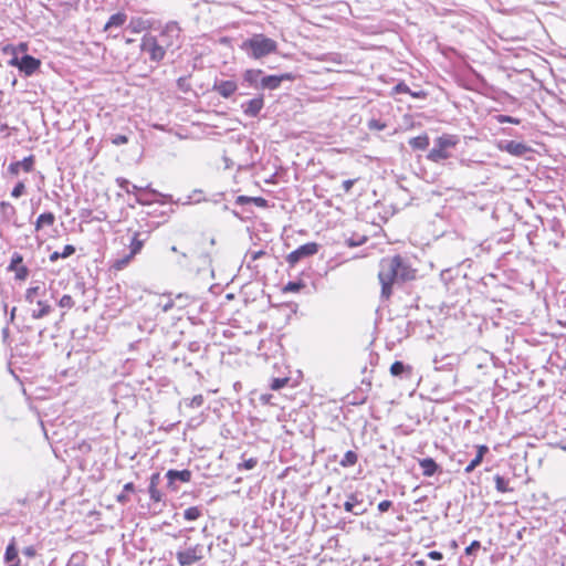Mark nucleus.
I'll list each match as a JSON object with an SVG mask.
<instances>
[{"label": "nucleus", "instance_id": "nucleus-2", "mask_svg": "<svg viewBox=\"0 0 566 566\" xmlns=\"http://www.w3.org/2000/svg\"><path fill=\"white\" fill-rule=\"evenodd\" d=\"M241 49L254 60H260L277 52V42L262 33L252 35L242 42Z\"/></svg>", "mask_w": 566, "mask_h": 566}, {"label": "nucleus", "instance_id": "nucleus-6", "mask_svg": "<svg viewBox=\"0 0 566 566\" xmlns=\"http://www.w3.org/2000/svg\"><path fill=\"white\" fill-rule=\"evenodd\" d=\"M55 216L53 212L41 213L35 222V232L39 239L51 237L54 232Z\"/></svg>", "mask_w": 566, "mask_h": 566}, {"label": "nucleus", "instance_id": "nucleus-59", "mask_svg": "<svg viewBox=\"0 0 566 566\" xmlns=\"http://www.w3.org/2000/svg\"><path fill=\"white\" fill-rule=\"evenodd\" d=\"M23 553L29 557H33L35 555V551L33 547H27Z\"/></svg>", "mask_w": 566, "mask_h": 566}, {"label": "nucleus", "instance_id": "nucleus-57", "mask_svg": "<svg viewBox=\"0 0 566 566\" xmlns=\"http://www.w3.org/2000/svg\"><path fill=\"white\" fill-rule=\"evenodd\" d=\"M135 485L133 482H128L124 485V492H134Z\"/></svg>", "mask_w": 566, "mask_h": 566}, {"label": "nucleus", "instance_id": "nucleus-27", "mask_svg": "<svg viewBox=\"0 0 566 566\" xmlns=\"http://www.w3.org/2000/svg\"><path fill=\"white\" fill-rule=\"evenodd\" d=\"M412 371L411 366H406L402 361H395L390 366V374L395 377L402 375L403 373L410 374Z\"/></svg>", "mask_w": 566, "mask_h": 566}, {"label": "nucleus", "instance_id": "nucleus-52", "mask_svg": "<svg viewBox=\"0 0 566 566\" xmlns=\"http://www.w3.org/2000/svg\"><path fill=\"white\" fill-rule=\"evenodd\" d=\"M409 95L413 98H426L428 96V93L426 91H411Z\"/></svg>", "mask_w": 566, "mask_h": 566}, {"label": "nucleus", "instance_id": "nucleus-44", "mask_svg": "<svg viewBox=\"0 0 566 566\" xmlns=\"http://www.w3.org/2000/svg\"><path fill=\"white\" fill-rule=\"evenodd\" d=\"M22 170L21 168V165L19 161H14V163H11L9 166H8V172L15 177L20 174V171Z\"/></svg>", "mask_w": 566, "mask_h": 566}, {"label": "nucleus", "instance_id": "nucleus-63", "mask_svg": "<svg viewBox=\"0 0 566 566\" xmlns=\"http://www.w3.org/2000/svg\"><path fill=\"white\" fill-rule=\"evenodd\" d=\"M132 42H133V40H132V39H127V40H126V43H132Z\"/></svg>", "mask_w": 566, "mask_h": 566}, {"label": "nucleus", "instance_id": "nucleus-21", "mask_svg": "<svg viewBox=\"0 0 566 566\" xmlns=\"http://www.w3.org/2000/svg\"><path fill=\"white\" fill-rule=\"evenodd\" d=\"M235 203L239 206L254 203L259 208H268V200L264 199L263 197L238 196L235 199Z\"/></svg>", "mask_w": 566, "mask_h": 566}, {"label": "nucleus", "instance_id": "nucleus-61", "mask_svg": "<svg viewBox=\"0 0 566 566\" xmlns=\"http://www.w3.org/2000/svg\"><path fill=\"white\" fill-rule=\"evenodd\" d=\"M301 248H303V249H306V248H316V244H315V243H307V244L302 245Z\"/></svg>", "mask_w": 566, "mask_h": 566}, {"label": "nucleus", "instance_id": "nucleus-48", "mask_svg": "<svg viewBox=\"0 0 566 566\" xmlns=\"http://www.w3.org/2000/svg\"><path fill=\"white\" fill-rule=\"evenodd\" d=\"M392 506V502L389 500H384L378 503V510L384 513L387 512Z\"/></svg>", "mask_w": 566, "mask_h": 566}, {"label": "nucleus", "instance_id": "nucleus-56", "mask_svg": "<svg viewBox=\"0 0 566 566\" xmlns=\"http://www.w3.org/2000/svg\"><path fill=\"white\" fill-rule=\"evenodd\" d=\"M369 127L370 128H376V129H384L385 128V124H379L377 120H373L369 123Z\"/></svg>", "mask_w": 566, "mask_h": 566}, {"label": "nucleus", "instance_id": "nucleus-22", "mask_svg": "<svg viewBox=\"0 0 566 566\" xmlns=\"http://www.w3.org/2000/svg\"><path fill=\"white\" fill-rule=\"evenodd\" d=\"M137 251L138 250H132L129 254L125 255L122 259L114 261L113 264L111 265V270L114 271L115 273H117V272L122 271L123 269H125L128 265V263L134 259Z\"/></svg>", "mask_w": 566, "mask_h": 566}, {"label": "nucleus", "instance_id": "nucleus-34", "mask_svg": "<svg viewBox=\"0 0 566 566\" xmlns=\"http://www.w3.org/2000/svg\"><path fill=\"white\" fill-rule=\"evenodd\" d=\"M304 283L302 281L298 282H289L285 286H283V293H297L304 287Z\"/></svg>", "mask_w": 566, "mask_h": 566}, {"label": "nucleus", "instance_id": "nucleus-15", "mask_svg": "<svg viewBox=\"0 0 566 566\" xmlns=\"http://www.w3.org/2000/svg\"><path fill=\"white\" fill-rule=\"evenodd\" d=\"M166 476L168 479V486H171L176 480H179L184 483H188L191 481L192 473L190 470H168L166 473Z\"/></svg>", "mask_w": 566, "mask_h": 566}, {"label": "nucleus", "instance_id": "nucleus-30", "mask_svg": "<svg viewBox=\"0 0 566 566\" xmlns=\"http://www.w3.org/2000/svg\"><path fill=\"white\" fill-rule=\"evenodd\" d=\"M316 251L317 250H294L289 254L287 261L291 265H294L300 260L301 256L311 255Z\"/></svg>", "mask_w": 566, "mask_h": 566}, {"label": "nucleus", "instance_id": "nucleus-62", "mask_svg": "<svg viewBox=\"0 0 566 566\" xmlns=\"http://www.w3.org/2000/svg\"><path fill=\"white\" fill-rule=\"evenodd\" d=\"M416 564L419 565V566H424L426 565L424 560H417Z\"/></svg>", "mask_w": 566, "mask_h": 566}, {"label": "nucleus", "instance_id": "nucleus-4", "mask_svg": "<svg viewBox=\"0 0 566 566\" xmlns=\"http://www.w3.org/2000/svg\"><path fill=\"white\" fill-rule=\"evenodd\" d=\"M458 144V138L452 135H443L436 139L434 147L429 151L428 159L434 163L450 157L449 149Z\"/></svg>", "mask_w": 566, "mask_h": 566}, {"label": "nucleus", "instance_id": "nucleus-45", "mask_svg": "<svg viewBox=\"0 0 566 566\" xmlns=\"http://www.w3.org/2000/svg\"><path fill=\"white\" fill-rule=\"evenodd\" d=\"M75 250H63L62 253H59L57 251H54L51 255H50V260L51 261H56L59 258H67L70 256Z\"/></svg>", "mask_w": 566, "mask_h": 566}, {"label": "nucleus", "instance_id": "nucleus-9", "mask_svg": "<svg viewBox=\"0 0 566 566\" xmlns=\"http://www.w3.org/2000/svg\"><path fill=\"white\" fill-rule=\"evenodd\" d=\"M295 75L292 73H283L280 75H268L261 80V87L268 90H276L284 81H294Z\"/></svg>", "mask_w": 566, "mask_h": 566}, {"label": "nucleus", "instance_id": "nucleus-42", "mask_svg": "<svg viewBox=\"0 0 566 566\" xmlns=\"http://www.w3.org/2000/svg\"><path fill=\"white\" fill-rule=\"evenodd\" d=\"M483 459L478 457V454L474 457V459L471 460V462L465 467L464 472L471 473L476 467H479L482 463Z\"/></svg>", "mask_w": 566, "mask_h": 566}, {"label": "nucleus", "instance_id": "nucleus-10", "mask_svg": "<svg viewBox=\"0 0 566 566\" xmlns=\"http://www.w3.org/2000/svg\"><path fill=\"white\" fill-rule=\"evenodd\" d=\"M202 558L198 546L190 547L177 553V560L180 566H190Z\"/></svg>", "mask_w": 566, "mask_h": 566}, {"label": "nucleus", "instance_id": "nucleus-35", "mask_svg": "<svg viewBox=\"0 0 566 566\" xmlns=\"http://www.w3.org/2000/svg\"><path fill=\"white\" fill-rule=\"evenodd\" d=\"M291 378L290 377H282V378H273L270 384V388L272 390H280L281 388H284L289 385Z\"/></svg>", "mask_w": 566, "mask_h": 566}, {"label": "nucleus", "instance_id": "nucleus-20", "mask_svg": "<svg viewBox=\"0 0 566 566\" xmlns=\"http://www.w3.org/2000/svg\"><path fill=\"white\" fill-rule=\"evenodd\" d=\"M419 465L422 469V474L428 478L436 474L439 469V465L432 458L420 459Z\"/></svg>", "mask_w": 566, "mask_h": 566}, {"label": "nucleus", "instance_id": "nucleus-3", "mask_svg": "<svg viewBox=\"0 0 566 566\" xmlns=\"http://www.w3.org/2000/svg\"><path fill=\"white\" fill-rule=\"evenodd\" d=\"M45 294V289L43 285L31 286L25 291V301L29 304H35L36 308L32 310L33 318H42L50 314L51 305L48 301L41 300L40 296Z\"/></svg>", "mask_w": 566, "mask_h": 566}, {"label": "nucleus", "instance_id": "nucleus-23", "mask_svg": "<svg viewBox=\"0 0 566 566\" xmlns=\"http://www.w3.org/2000/svg\"><path fill=\"white\" fill-rule=\"evenodd\" d=\"M429 136L427 134H422L409 139V145L417 150H424L429 146Z\"/></svg>", "mask_w": 566, "mask_h": 566}, {"label": "nucleus", "instance_id": "nucleus-12", "mask_svg": "<svg viewBox=\"0 0 566 566\" xmlns=\"http://www.w3.org/2000/svg\"><path fill=\"white\" fill-rule=\"evenodd\" d=\"M212 90L223 98H229L237 92L238 85L237 82L231 80L220 81L213 84Z\"/></svg>", "mask_w": 566, "mask_h": 566}, {"label": "nucleus", "instance_id": "nucleus-1", "mask_svg": "<svg viewBox=\"0 0 566 566\" xmlns=\"http://www.w3.org/2000/svg\"><path fill=\"white\" fill-rule=\"evenodd\" d=\"M417 273L416 259L400 254L381 259L378 272L381 297L388 301L392 295L395 282L413 281L417 279Z\"/></svg>", "mask_w": 566, "mask_h": 566}, {"label": "nucleus", "instance_id": "nucleus-37", "mask_svg": "<svg viewBox=\"0 0 566 566\" xmlns=\"http://www.w3.org/2000/svg\"><path fill=\"white\" fill-rule=\"evenodd\" d=\"M34 156L30 155L25 157L23 160L19 161L21 165V168L24 172H31L34 167Z\"/></svg>", "mask_w": 566, "mask_h": 566}, {"label": "nucleus", "instance_id": "nucleus-54", "mask_svg": "<svg viewBox=\"0 0 566 566\" xmlns=\"http://www.w3.org/2000/svg\"><path fill=\"white\" fill-rule=\"evenodd\" d=\"M14 48L17 49L18 53H25L29 50V44L28 42H21L18 45H14Z\"/></svg>", "mask_w": 566, "mask_h": 566}, {"label": "nucleus", "instance_id": "nucleus-51", "mask_svg": "<svg viewBox=\"0 0 566 566\" xmlns=\"http://www.w3.org/2000/svg\"><path fill=\"white\" fill-rule=\"evenodd\" d=\"M489 452V448L488 446L485 444H481V446H478V451H476V454L478 457H480L481 459L484 458V455Z\"/></svg>", "mask_w": 566, "mask_h": 566}, {"label": "nucleus", "instance_id": "nucleus-25", "mask_svg": "<svg viewBox=\"0 0 566 566\" xmlns=\"http://www.w3.org/2000/svg\"><path fill=\"white\" fill-rule=\"evenodd\" d=\"M1 52L4 55H10L11 56V60L8 62V64L10 66L14 67V65L18 64V61L20 60L19 59V53H18V51L14 48L13 44H6V45H3L2 49H1Z\"/></svg>", "mask_w": 566, "mask_h": 566}, {"label": "nucleus", "instance_id": "nucleus-28", "mask_svg": "<svg viewBox=\"0 0 566 566\" xmlns=\"http://www.w3.org/2000/svg\"><path fill=\"white\" fill-rule=\"evenodd\" d=\"M494 482H495V489L500 493H507V492L514 491L513 488H510L509 480H506L502 475L496 474L494 476Z\"/></svg>", "mask_w": 566, "mask_h": 566}, {"label": "nucleus", "instance_id": "nucleus-60", "mask_svg": "<svg viewBox=\"0 0 566 566\" xmlns=\"http://www.w3.org/2000/svg\"><path fill=\"white\" fill-rule=\"evenodd\" d=\"M76 289L80 291V293L83 295L85 293V285L84 283H78L76 285Z\"/></svg>", "mask_w": 566, "mask_h": 566}, {"label": "nucleus", "instance_id": "nucleus-19", "mask_svg": "<svg viewBox=\"0 0 566 566\" xmlns=\"http://www.w3.org/2000/svg\"><path fill=\"white\" fill-rule=\"evenodd\" d=\"M126 21H127V14L124 12H117L109 17V19L105 23L103 30L108 31L112 28H120L125 24Z\"/></svg>", "mask_w": 566, "mask_h": 566}, {"label": "nucleus", "instance_id": "nucleus-43", "mask_svg": "<svg viewBox=\"0 0 566 566\" xmlns=\"http://www.w3.org/2000/svg\"><path fill=\"white\" fill-rule=\"evenodd\" d=\"M203 396L202 395H196L193 396L190 401L188 402V407L190 408H199L203 405Z\"/></svg>", "mask_w": 566, "mask_h": 566}, {"label": "nucleus", "instance_id": "nucleus-39", "mask_svg": "<svg viewBox=\"0 0 566 566\" xmlns=\"http://www.w3.org/2000/svg\"><path fill=\"white\" fill-rule=\"evenodd\" d=\"M409 94L411 93V90L405 82H399L397 85H395L391 90V94Z\"/></svg>", "mask_w": 566, "mask_h": 566}, {"label": "nucleus", "instance_id": "nucleus-33", "mask_svg": "<svg viewBox=\"0 0 566 566\" xmlns=\"http://www.w3.org/2000/svg\"><path fill=\"white\" fill-rule=\"evenodd\" d=\"M201 516V510L198 506H190L185 510L184 517L187 521H196Z\"/></svg>", "mask_w": 566, "mask_h": 566}, {"label": "nucleus", "instance_id": "nucleus-55", "mask_svg": "<svg viewBox=\"0 0 566 566\" xmlns=\"http://www.w3.org/2000/svg\"><path fill=\"white\" fill-rule=\"evenodd\" d=\"M116 501L120 504H125L129 501V497L127 496L126 492H122L116 496Z\"/></svg>", "mask_w": 566, "mask_h": 566}, {"label": "nucleus", "instance_id": "nucleus-41", "mask_svg": "<svg viewBox=\"0 0 566 566\" xmlns=\"http://www.w3.org/2000/svg\"><path fill=\"white\" fill-rule=\"evenodd\" d=\"M25 192V185L23 181H19L11 191L13 198H20Z\"/></svg>", "mask_w": 566, "mask_h": 566}, {"label": "nucleus", "instance_id": "nucleus-11", "mask_svg": "<svg viewBox=\"0 0 566 566\" xmlns=\"http://www.w3.org/2000/svg\"><path fill=\"white\" fill-rule=\"evenodd\" d=\"M8 269H9V271L14 272V277L19 281L27 280V277L29 275V270L25 266V264L23 263L22 256L18 253H15L12 256Z\"/></svg>", "mask_w": 566, "mask_h": 566}, {"label": "nucleus", "instance_id": "nucleus-18", "mask_svg": "<svg viewBox=\"0 0 566 566\" xmlns=\"http://www.w3.org/2000/svg\"><path fill=\"white\" fill-rule=\"evenodd\" d=\"M264 101L262 96L250 99L244 108V114L251 117L256 116L263 108Z\"/></svg>", "mask_w": 566, "mask_h": 566}, {"label": "nucleus", "instance_id": "nucleus-40", "mask_svg": "<svg viewBox=\"0 0 566 566\" xmlns=\"http://www.w3.org/2000/svg\"><path fill=\"white\" fill-rule=\"evenodd\" d=\"M496 120L500 124L510 123V124L518 125L521 123L520 118L512 117L509 115H497Z\"/></svg>", "mask_w": 566, "mask_h": 566}, {"label": "nucleus", "instance_id": "nucleus-50", "mask_svg": "<svg viewBox=\"0 0 566 566\" xmlns=\"http://www.w3.org/2000/svg\"><path fill=\"white\" fill-rule=\"evenodd\" d=\"M355 182H356V179H348V180H345V181L343 182V185H342V187H343L344 191H345L346 193H348V192L352 190V188H353V186H354V184H355Z\"/></svg>", "mask_w": 566, "mask_h": 566}, {"label": "nucleus", "instance_id": "nucleus-13", "mask_svg": "<svg viewBox=\"0 0 566 566\" xmlns=\"http://www.w3.org/2000/svg\"><path fill=\"white\" fill-rule=\"evenodd\" d=\"M128 29L130 30V32L138 34L140 32L151 30L153 22L142 17H134L129 20Z\"/></svg>", "mask_w": 566, "mask_h": 566}, {"label": "nucleus", "instance_id": "nucleus-8", "mask_svg": "<svg viewBox=\"0 0 566 566\" xmlns=\"http://www.w3.org/2000/svg\"><path fill=\"white\" fill-rule=\"evenodd\" d=\"M41 66V61L32 55H23L18 64L14 65L20 72H22L25 76H31L34 74Z\"/></svg>", "mask_w": 566, "mask_h": 566}, {"label": "nucleus", "instance_id": "nucleus-53", "mask_svg": "<svg viewBox=\"0 0 566 566\" xmlns=\"http://www.w3.org/2000/svg\"><path fill=\"white\" fill-rule=\"evenodd\" d=\"M428 557L433 560H441L443 558V555L438 551H431L428 553Z\"/></svg>", "mask_w": 566, "mask_h": 566}, {"label": "nucleus", "instance_id": "nucleus-36", "mask_svg": "<svg viewBox=\"0 0 566 566\" xmlns=\"http://www.w3.org/2000/svg\"><path fill=\"white\" fill-rule=\"evenodd\" d=\"M59 306L62 308L71 310L75 306V301L70 294H64L57 302Z\"/></svg>", "mask_w": 566, "mask_h": 566}, {"label": "nucleus", "instance_id": "nucleus-58", "mask_svg": "<svg viewBox=\"0 0 566 566\" xmlns=\"http://www.w3.org/2000/svg\"><path fill=\"white\" fill-rule=\"evenodd\" d=\"M263 254H264L263 250H258L256 252L251 254V260L254 261V260L259 259L260 256H262Z\"/></svg>", "mask_w": 566, "mask_h": 566}, {"label": "nucleus", "instance_id": "nucleus-32", "mask_svg": "<svg viewBox=\"0 0 566 566\" xmlns=\"http://www.w3.org/2000/svg\"><path fill=\"white\" fill-rule=\"evenodd\" d=\"M0 212L9 218V219H12L13 217H15L17 214V210L14 208V206H12L10 202L8 201H1L0 202Z\"/></svg>", "mask_w": 566, "mask_h": 566}, {"label": "nucleus", "instance_id": "nucleus-49", "mask_svg": "<svg viewBox=\"0 0 566 566\" xmlns=\"http://www.w3.org/2000/svg\"><path fill=\"white\" fill-rule=\"evenodd\" d=\"M481 547V543L479 541H473L467 548L465 554L471 555L473 552Z\"/></svg>", "mask_w": 566, "mask_h": 566}, {"label": "nucleus", "instance_id": "nucleus-5", "mask_svg": "<svg viewBox=\"0 0 566 566\" xmlns=\"http://www.w3.org/2000/svg\"><path fill=\"white\" fill-rule=\"evenodd\" d=\"M164 45L159 44L157 38L151 34H145L140 41V50L149 55V60L155 63H160L166 56Z\"/></svg>", "mask_w": 566, "mask_h": 566}, {"label": "nucleus", "instance_id": "nucleus-31", "mask_svg": "<svg viewBox=\"0 0 566 566\" xmlns=\"http://www.w3.org/2000/svg\"><path fill=\"white\" fill-rule=\"evenodd\" d=\"M358 461V455L356 454V452L349 450L347 451L343 459L340 460L339 464L343 467V468H348V467H353L357 463Z\"/></svg>", "mask_w": 566, "mask_h": 566}, {"label": "nucleus", "instance_id": "nucleus-26", "mask_svg": "<svg viewBox=\"0 0 566 566\" xmlns=\"http://www.w3.org/2000/svg\"><path fill=\"white\" fill-rule=\"evenodd\" d=\"M150 237L149 231L136 232L132 238L130 248H143Z\"/></svg>", "mask_w": 566, "mask_h": 566}, {"label": "nucleus", "instance_id": "nucleus-29", "mask_svg": "<svg viewBox=\"0 0 566 566\" xmlns=\"http://www.w3.org/2000/svg\"><path fill=\"white\" fill-rule=\"evenodd\" d=\"M261 74L262 70L249 69L243 73V78L249 85L254 86Z\"/></svg>", "mask_w": 566, "mask_h": 566}, {"label": "nucleus", "instance_id": "nucleus-46", "mask_svg": "<svg viewBox=\"0 0 566 566\" xmlns=\"http://www.w3.org/2000/svg\"><path fill=\"white\" fill-rule=\"evenodd\" d=\"M128 143V137L126 135H116L112 138V144L115 146L125 145Z\"/></svg>", "mask_w": 566, "mask_h": 566}, {"label": "nucleus", "instance_id": "nucleus-17", "mask_svg": "<svg viewBox=\"0 0 566 566\" xmlns=\"http://www.w3.org/2000/svg\"><path fill=\"white\" fill-rule=\"evenodd\" d=\"M159 479H160L159 473H154L150 476L149 490H148L150 499L156 503H158L163 500V493L158 489Z\"/></svg>", "mask_w": 566, "mask_h": 566}, {"label": "nucleus", "instance_id": "nucleus-47", "mask_svg": "<svg viewBox=\"0 0 566 566\" xmlns=\"http://www.w3.org/2000/svg\"><path fill=\"white\" fill-rule=\"evenodd\" d=\"M177 85L184 92L189 91V83L187 77H179L177 80Z\"/></svg>", "mask_w": 566, "mask_h": 566}, {"label": "nucleus", "instance_id": "nucleus-14", "mask_svg": "<svg viewBox=\"0 0 566 566\" xmlns=\"http://www.w3.org/2000/svg\"><path fill=\"white\" fill-rule=\"evenodd\" d=\"M502 150L509 153L513 156H523L526 153L531 151V147L524 143L510 140L504 146L501 147Z\"/></svg>", "mask_w": 566, "mask_h": 566}, {"label": "nucleus", "instance_id": "nucleus-24", "mask_svg": "<svg viewBox=\"0 0 566 566\" xmlns=\"http://www.w3.org/2000/svg\"><path fill=\"white\" fill-rule=\"evenodd\" d=\"M360 500L358 499V496L354 493L349 494L347 496V501L344 503V510L348 513H354L356 515H359V514H364L365 513V510L360 511V512H355L354 511V507L358 504H360Z\"/></svg>", "mask_w": 566, "mask_h": 566}, {"label": "nucleus", "instance_id": "nucleus-16", "mask_svg": "<svg viewBox=\"0 0 566 566\" xmlns=\"http://www.w3.org/2000/svg\"><path fill=\"white\" fill-rule=\"evenodd\" d=\"M4 562L8 564V566H20V558L14 538L11 539L6 548Z\"/></svg>", "mask_w": 566, "mask_h": 566}, {"label": "nucleus", "instance_id": "nucleus-38", "mask_svg": "<svg viewBox=\"0 0 566 566\" xmlns=\"http://www.w3.org/2000/svg\"><path fill=\"white\" fill-rule=\"evenodd\" d=\"M258 465V459L256 458H249L244 460L243 462L238 464V470H252Z\"/></svg>", "mask_w": 566, "mask_h": 566}, {"label": "nucleus", "instance_id": "nucleus-7", "mask_svg": "<svg viewBox=\"0 0 566 566\" xmlns=\"http://www.w3.org/2000/svg\"><path fill=\"white\" fill-rule=\"evenodd\" d=\"M160 36L163 38L164 46L169 49L180 42L181 28L177 22L170 21L161 29Z\"/></svg>", "mask_w": 566, "mask_h": 566}]
</instances>
